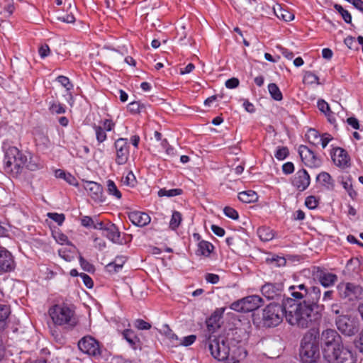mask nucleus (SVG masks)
Segmentation results:
<instances>
[{
  "label": "nucleus",
  "mask_w": 363,
  "mask_h": 363,
  "mask_svg": "<svg viewBox=\"0 0 363 363\" xmlns=\"http://www.w3.org/2000/svg\"><path fill=\"white\" fill-rule=\"evenodd\" d=\"M134 325L138 330H149L151 328V325L143 319H137Z\"/></svg>",
  "instance_id": "6e6d98bb"
},
{
  "label": "nucleus",
  "mask_w": 363,
  "mask_h": 363,
  "mask_svg": "<svg viewBox=\"0 0 363 363\" xmlns=\"http://www.w3.org/2000/svg\"><path fill=\"white\" fill-rule=\"evenodd\" d=\"M84 187L94 201L98 202H103L104 201L103 188L99 184L87 181L85 182Z\"/></svg>",
  "instance_id": "6ab92c4d"
},
{
  "label": "nucleus",
  "mask_w": 363,
  "mask_h": 363,
  "mask_svg": "<svg viewBox=\"0 0 363 363\" xmlns=\"http://www.w3.org/2000/svg\"><path fill=\"white\" fill-rule=\"evenodd\" d=\"M332 140L333 137L329 133H325L320 136V143H321L323 148H325Z\"/></svg>",
  "instance_id": "680f3d73"
},
{
  "label": "nucleus",
  "mask_w": 363,
  "mask_h": 363,
  "mask_svg": "<svg viewBox=\"0 0 363 363\" xmlns=\"http://www.w3.org/2000/svg\"><path fill=\"white\" fill-rule=\"evenodd\" d=\"M311 179L306 169H302L295 174L292 184L298 190L303 191L308 188Z\"/></svg>",
  "instance_id": "a211bd4d"
},
{
  "label": "nucleus",
  "mask_w": 363,
  "mask_h": 363,
  "mask_svg": "<svg viewBox=\"0 0 363 363\" xmlns=\"http://www.w3.org/2000/svg\"><path fill=\"white\" fill-rule=\"evenodd\" d=\"M122 183L128 186H134L136 184V179L133 172H129L126 176L121 179Z\"/></svg>",
  "instance_id": "79ce46f5"
},
{
  "label": "nucleus",
  "mask_w": 363,
  "mask_h": 363,
  "mask_svg": "<svg viewBox=\"0 0 363 363\" xmlns=\"http://www.w3.org/2000/svg\"><path fill=\"white\" fill-rule=\"evenodd\" d=\"M10 313V308L7 305L0 303V322L5 320Z\"/></svg>",
  "instance_id": "5fc2aeb1"
},
{
  "label": "nucleus",
  "mask_w": 363,
  "mask_h": 363,
  "mask_svg": "<svg viewBox=\"0 0 363 363\" xmlns=\"http://www.w3.org/2000/svg\"><path fill=\"white\" fill-rule=\"evenodd\" d=\"M289 311V308H286V303L283 302L281 303H271L262 312V321L263 324L269 328L276 327L283 320L285 315Z\"/></svg>",
  "instance_id": "0eeeda50"
},
{
  "label": "nucleus",
  "mask_w": 363,
  "mask_h": 363,
  "mask_svg": "<svg viewBox=\"0 0 363 363\" xmlns=\"http://www.w3.org/2000/svg\"><path fill=\"white\" fill-rule=\"evenodd\" d=\"M257 235L260 240L264 242L272 240L274 237L273 230L267 227L259 228L257 229Z\"/></svg>",
  "instance_id": "2f4dec72"
},
{
  "label": "nucleus",
  "mask_w": 363,
  "mask_h": 363,
  "mask_svg": "<svg viewBox=\"0 0 363 363\" xmlns=\"http://www.w3.org/2000/svg\"><path fill=\"white\" fill-rule=\"evenodd\" d=\"M270 262L276 267H282L286 264V261L284 257L276 256L270 259Z\"/></svg>",
  "instance_id": "052dcab7"
},
{
  "label": "nucleus",
  "mask_w": 363,
  "mask_h": 363,
  "mask_svg": "<svg viewBox=\"0 0 363 363\" xmlns=\"http://www.w3.org/2000/svg\"><path fill=\"white\" fill-rule=\"evenodd\" d=\"M263 305V299L258 295H252L233 302L231 308L234 311L247 313L258 309Z\"/></svg>",
  "instance_id": "1a4fd4ad"
},
{
  "label": "nucleus",
  "mask_w": 363,
  "mask_h": 363,
  "mask_svg": "<svg viewBox=\"0 0 363 363\" xmlns=\"http://www.w3.org/2000/svg\"><path fill=\"white\" fill-rule=\"evenodd\" d=\"M289 291L294 299L303 300L301 303L289 305V311L286 313V320L289 324L307 328L321 318L324 306L318 304L321 294L319 287H307L301 284L291 286Z\"/></svg>",
  "instance_id": "f257e3e1"
},
{
  "label": "nucleus",
  "mask_w": 363,
  "mask_h": 363,
  "mask_svg": "<svg viewBox=\"0 0 363 363\" xmlns=\"http://www.w3.org/2000/svg\"><path fill=\"white\" fill-rule=\"evenodd\" d=\"M340 298L349 301L360 299L363 296V289L359 285L353 283H340L337 286Z\"/></svg>",
  "instance_id": "9d476101"
},
{
  "label": "nucleus",
  "mask_w": 363,
  "mask_h": 363,
  "mask_svg": "<svg viewBox=\"0 0 363 363\" xmlns=\"http://www.w3.org/2000/svg\"><path fill=\"white\" fill-rule=\"evenodd\" d=\"M55 175L57 178H60L65 179L69 184L75 185L76 184V179L69 173H66L65 171L62 169H57L55 172Z\"/></svg>",
  "instance_id": "72a5a7b5"
},
{
  "label": "nucleus",
  "mask_w": 363,
  "mask_h": 363,
  "mask_svg": "<svg viewBox=\"0 0 363 363\" xmlns=\"http://www.w3.org/2000/svg\"><path fill=\"white\" fill-rule=\"evenodd\" d=\"M203 342L208 346L211 354L214 359L224 361V363L228 359L230 348V345L227 344L225 337L211 334L206 335Z\"/></svg>",
  "instance_id": "20e7f679"
},
{
  "label": "nucleus",
  "mask_w": 363,
  "mask_h": 363,
  "mask_svg": "<svg viewBox=\"0 0 363 363\" xmlns=\"http://www.w3.org/2000/svg\"><path fill=\"white\" fill-rule=\"evenodd\" d=\"M318 108L323 112L328 118V121L330 123H333L335 119L333 115V112L330 111V108L327 102L324 100L320 99L318 101Z\"/></svg>",
  "instance_id": "c85d7f7f"
},
{
  "label": "nucleus",
  "mask_w": 363,
  "mask_h": 363,
  "mask_svg": "<svg viewBox=\"0 0 363 363\" xmlns=\"http://www.w3.org/2000/svg\"><path fill=\"white\" fill-rule=\"evenodd\" d=\"M334 8L341 15L345 23H352V16L348 11L344 9L341 5L337 4L334 5Z\"/></svg>",
  "instance_id": "c9c22d12"
},
{
  "label": "nucleus",
  "mask_w": 363,
  "mask_h": 363,
  "mask_svg": "<svg viewBox=\"0 0 363 363\" xmlns=\"http://www.w3.org/2000/svg\"><path fill=\"white\" fill-rule=\"evenodd\" d=\"M316 179L328 189H333L334 182L331 176L328 173L323 172L317 176Z\"/></svg>",
  "instance_id": "7c9ffc66"
},
{
  "label": "nucleus",
  "mask_w": 363,
  "mask_h": 363,
  "mask_svg": "<svg viewBox=\"0 0 363 363\" xmlns=\"http://www.w3.org/2000/svg\"><path fill=\"white\" fill-rule=\"evenodd\" d=\"M182 221V214L179 211H174L169 222V228L176 230Z\"/></svg>",
  "instance_id": "ea45409f"
},
{
  "label": "nucleus",
  "mask_w": 363,
  "mask_h": 363,
  "mask_svg": "<svg viewBox=\"0 0 363 363\" xmlns=\"http://www.w3.org/2000/svg\"><path fill=\"white\" fill-rule=\"evenodd\" d=\"M196 339V335H191L184 337L183 338L182 341L181 342V344L184 346H189L195 342Z\"/></svg>",
  "instance_id": "338daca9"
},
{
  "label": "nucleus",
  "mask_w": 363,
  "mask_h": 363,
  "mask_svg": "<svg viewBox=\"0 0 363 363\" xmlns=\"http://www.w3.org/2000/svg\"><path fill=\"white\" fill-rule=\"evenodd\" d=\"M107 191L110 195L114 196L118 199H120L122 196V194L118 189L116 184L111 179L107 181Z\"/></svg>",
  "instance_id": "e433bc0d"
},
{
  "label": "nucleus",
  "mask_w": 363,
  "mask_h": 363,
  "mask_svg": "<svg viewBox=\"0 0 363 363\" xmlns=\"http://www.w3.org/2000/svg\"><path fill=\"white\" fill-rule=\"evenodd\" d=\"M48 218L56 222L59 225H62L65 219V216L63 213H48Z\"/></svg>",
  "instance_id": "49530a36"
},
{
  "label": "nucleus",
  "mask_w": 363,
  "mask_h": 363,
  "mask_svg": "<svg viewBox=\"0 0 363 363\" xmlns=\"http://www.w3.org/2000/svg\"><path fill=\"white\" fill-rule=\"evenodd\" d=\"M332 159L334 163L340 167L345 168L349 166L350 158L347 152L341 147L334 149Z\"/></svg>",
  "instance_id": "4be33fe9"
},
{
  "label": "nucleus",
  "mask_w": 363,
  "mask_h": 363,
  "mask_svg": "<svg viewBox=\"0 0 363 363\" xmlns=\"http://www.w3.org/2000/svg\"><path fill=\"white\" fill-rule=\"evenodd\" d=\"M306 136L307 137L310 143L315 145L320 144V138L321 135L315 129H310L306 133Z\"/></svg>",
  "instance_id": "4c0bfd02"
},
{
  "label": "nucleus",
  "mask_w": 363,
  "mask_h": 363,
  "mask_svg": "<svg viewBox=\"0 0 363 363\" xmlns=\"http://www.w3.org/2000/svg\"><path fill=\"white\" fill-rule=\"evenodd\" d=\"M305 205L309 209H315L318 205V200L314 196H309L305 200Z\"/></svg>",
  "instance_id": "de8ad7c7"
},
{
  "label": "nucleus",
  "mask_w": 363,
  "mask_h": 363,
  "mask_svg": "<svg viewBox=\"0 0 363 363\" xmlns=\"http://www.w3.org/2000/svg\"><path fill=\"white\" fill-rule=\"evenodd\" d=\"M282 171L286 174H290L294 171V165L292 162H288L282 165Z\"/></svg>",
  "instance_id": "e2e57ef3"
},
{
  "label": "nucleus",
  "mask_w": 363,
  "mask_h": 363,
  "mask_svg": "<svg viewBox=\"0 0 363 363\" xmlns=\"http://www.w3.org/2000/svg\"><path fill=\"white\" fill-rule=\"evenodd\" d=\"M79 263L82 268L88 272H92L94 271V266L86 261L82 256H79Z\"/></svg>",
  "instance_id": "3c124183"
},
{
  "label": "nucleus",
  "mask_w": 363,
  "mask_h": 363,
  "mask_svg": "<svg viewBox=\"0 0 363 363\" xmlns=\"http://www.w3.org/2000/svg\"><path fill=\"white\" fill-rule=\"evenodd\" d=\"M79 277L82 279V281H83L84 285L87 288L91 289L93 287V286H94L93 280L89 275H87L86 274H84V273H81L79 274Z\"/></svg>",
  "instance_id": "bf43d9fd"
},
{
  "label": "nucleus",
  "mask_w": 363,
  "mask_h": 363,
  "mask_svg": "<svg viewBox=\"0 0 363 363\" xmlns=\"http://www.w3.org/2000/svg\"><path fill=\"white\" fill-rule=\"evenodd\" d=\"M335 323L337 329L347 336H352L359 330L357 322L348 315H339L335 320Z\"/></svg>",
  "instance_id": "f8f14e48"
},
{
  "label": "nucleus",
  "mask_w": 363,
  "mask_h": 363,
  "mask_svg": "<svg viewBox=\"0 0 363 363\" xmlns=\"http://www.w3.org/2000/svg\"><path fill=\"white\" fill-rule=\"evenodd\" d=\"M57 80L67 90H69L72 88V84L70 83V81L68 77L65 76H59L57 78Z\"/></svg>",
  "instance_id": "4d7b16f0"
},
{
  "label": "nucleus",
  "mask_w": 363,
  "mask_h": 363,
  "mask_svg": "<svg viewBox=\"0 0 363 363\" xmlns=\"http://www.w3.org/2000/svg\"><path fill=\"white\" fill-rule=\"evenodd\" d=\"M320 344L325 358L331 357V354L337 351V348L340 349L343 346L341 336L333 329H326L322 332Z\"/></svg>",
  "instance_id": "6e6552de"
},
{
  "label": "nucleus",
  "mask_w": 363,
  "mask_h": 363,
  "mask_svg": "<svg viewBox=\"0 0 363 363\" xmlns=\"http://www.w3.org/2000/svg\"><path fill=\"white\" fill-rule=\"evenodd\" d=\"M329 360H335L336 363H356L357 357L348 348L342 346L340 349L328 357Z\"/></svg>",
  "instance_id": "4468645a"
},
{
  "label": "nucleus",
  "mask_w": 363,
  "mask_h": 363,
  "mask_svg": "<svg viewBox=\"0 0 363 363\" xmlns=\"http://www.w3.org/2000/svg\"><path fill=\"white\" fill-rule=\"evenodd\" d=\"M223 212L227 217L232 218L233 220H237L239 217L237 211L230 206L225 207L223 209Z\"/></svg>",
  "instance_id": "864d4df0"
},
{
  "label": "nucleus",
  "mask_w": 363,
  "mask_h": 363,
  "mask_svg": "<svg viewBox=\"0 0 363 363\" xmlns=\"http://www.w3.org/2000/svg\"><path fill=\"white\" fill-rule=\"evenodd\" d=\"M354 345L356 349L363 353V331H362L354 339Z\"/></svg>",
  "instance_id": "603ef678"
},
{
  "label": "nucleus",
  "mask_w": 363,
  "mask_h": 363,
  "mask_svg": "<svg viewBox=\"0 0 363 363\" xmlns=\"http://www.w3.org/2000/svg\"><path fill=\"white\" fill-rule=\"evenodd\" d=\"M14 269V262L11 253L6 250H0V273L11 271Z\"/></svg>",
  "instance_id": "aec40b11"
},
{
  "label": "nucleus",
  "mask_w": 363,
  "mask_h": 363,
  "mask_svg": "<svg viewBox=\"0 0 363 363\" xmlns=\"http://www.w3.org/2000/svg\"><path fill=\"white\" fill-rule=\"evenodd\" d=\"M233 6L240 13L245 14L255 11L257 1L256 0H233Z\"/></svg>",
  "instance_id": "5701e85b"
},
{
  "label": "nucleus",
  "mask_w": 363,
  "mask_h": 363,
  "mask_svg": "<svg viewBox=\"0 0 363 363\" xmlns=\"http://www.w3.org/2000/svg\"><path fill=\"white\" fill-rule=\"evenodd\" d=\"M238 199L243 203H249L256 201L258 199V196L255 191L247 190L240 192L238 194Z\"/></svg>",
  "instance_id": "cd10ccee"
},
{
  "label": "nucleus",
  "mask_w": 363,
  "mask_h": 363,
  "mask_svg": "<svg viewBox=\"0 0 363 363\" xmlns=\"http://www.w3.org/2000/svg\"><path fill=\"white\" fill-rule=\"evenodd\" d=\"M289 154V149L286 147H279L277 150L274 156L278 160H283Z\"/></svg>",
  "instance_id": "a18cd8bd"
},
{
  "label": "nucleus",
  "mask_w": 363,
  "mask_h": 363,
  "mask_svg": "<svg viewBox=\"0 0 363 363\" xmlns=\"http://www.w3.org/2000/svg\"><path fill=\"white\" fill-rule=\"evenodd\" d=\"M50 315L55 325L74 328L77 320L74 311L66 304H56L49 310Z\"/></svg>",
  "instance_id": "423d86ee"
},
{
  "label": "nucleus",
  "mask_w": 363,
  "mask_h": 363,
  "mask_svg": "<svg viewBox=\"0 0 363 363\" xmlns=\"http://www.w3.org/2000/svg\"><path fill=\"white\" fill-rule=\"evenodd\" d=\"M102 235L114 243H122L121 233L113 223H106V227L104 228V233H102Z\"/></svg>",
  "instance_id": "b1692460"
},
{
  "label": "nucleus",
  "mask_w": 363,
  "mask_h": 363,
  "mask_svg": "<svg viewBox=\"0 0 363 363\" xmlns=\"http://www.w3.org/2000/svg\"><path fill=\"white\" fill-rule=\"evenodd\" d=\"M183 191L181 189H161L158 191V196H167V197H173L175 196L181 195Z\"/></svg>",
  "instance_id": "58836bf2"
},
{
  "label": "nucleus",
  "mask_w": 363,
  "mask_h": 363,
  "mask_svg": "<svg viewBox=\"0 0 363 363\" xmlns=\"http://www.w3.org/2000/svg\"><path fill=\"white\" fill-rule=\"evenodd\" d=\"M320 336L319 330L311 328L303 335L299 351L301 363H318L320 359V353L318 339Z\"/></svg>",
  "instance_id": "f03ea898"
},
{
  "label": "nucleus",
  "mask_w": 363,
  "mask_h": 363,
  "mask_svg": "<svg viewBox=\"0 0 363 363\" xmlns=\"http://www.w3.org/2000/svg\"><path fill=\"white\" fill-rule=\"evenodd\" d=\"M262 294L268 300L281 301L284 302V285L281 282L264 284L261 287Z\"/></svg>",
  "instance_id": "9b49d317"
},
{
  "label": "nucleus",
  "mask_w": 363,
  "mask_h": 363,
  "mask_svg": "<svg viewBox=\"0 0 363 363\" xmlns=\"http://www.w3.org/2000/svg\"><path fill=\"white\" fill-rule=\"evenodd\" d=\"M345 44L346 46L350 49H357V43L356 42V40L352 36H348L344 40Z\"/></svg>",
  "instance_id": "13d9d810"
},
{
  "label": "nucleus",
  "mask_w": 363,
  "mask_h": 363,
  "mask_svg": "<svg viewBox=\"0 0 363 363\" xmlns=\"http://www.w3.org/2000/svg\"><path fill=\"white\" fill-rule=\"evenodd\" d=\"M269 92L272 97L273 99L276 101H281L283 99L282 94L278 87V86L274 83H271L268 85Z\"/></svg>",
  "instance_id": "f704fd0d"
},
{
  "label": "nucleus",
  "mask_w": 363,
  "mask_h": 363,
  "mask_svg": "<svg viewBox=\"0 0 363 363\" xmlns=\"http://www.w3.org/2000/svg\"><path fill=\"white\" fill-rule=\"evenodd\" d=\"M144 106L139 101H133L128 105V109L130 113H139Z\"/></svg>",
  "instance_id": "8fccbe9b"
},
{
  "label": "nucleus",
  "mask_w": 363,
  "mask_h": 363,
  "mask_svg": "<svg viewBox=\"0 0 363 363\" xmlns=\"http://www.w3.org/2000/svg\"><path fill=\"white\" fill-rule=\"evenodd\" d=\"M239 83L238 79L233 77L225 82V86L228 89H234L238 86Z\"/></svg>",
  "instance_id": "69168bd1"
},
{
  "label": "nucleus",
  "mask_w": 363,
  "mask_h": 363,
  "mask_svg": "<svg viewBox=\"0 0 363 363\" xmlns=\"http://www.w3.org/2000/svg\"><path fill=\"white\" fill-rule=\"evenodd\" d=\"M128 218L132 223L138 227H144L150 223L151 218L148 214L141 211H131Z\"/></svg>",
  "instance_id": "412c9836"
},
{
  "label": "nucleus",
  "mask_w": 363,
  "mask_h": 363,
  "mask_svg": "<svg viewBox=\"0 0 363 363\" xmlns=\"http://www.w3.org/2000/svg\"><path fill=\"white\" fill-rule=\"evenodd\" d=\"M49 110L52 113L61 114L65 113V107L60 103H52L50 105Z\"/></svg>",
  "instance_id": "c03bdc74"
},
{
  "label": "nucleus",
  "mask_w": 363,
  "mask_h": 363,
  "mask_svg": "<svg viewBox=\"0 0 363 363\" xmlns=\"http://www.w3.org/2000/svg\"><path fill=\"white\" fill-rule=\"evenodd\" d=\"M126 262V257L125 256H117L113 261L114 264L116 265V267L121 269L125 262Z\"/></svg>",
  "instance_id": "774afa93"
},
{
  "label": "nucleus",
  "mask_w": 363,
  "mask_h": 363,
  "mask_svg": "<svg viewBox=\"0 0 363 363\" xmlns=\"http://www.w3.org/2000/svg\"><path fill=\"white\" fill-rule=\"evenodd\" d=\"M115 148L116 151V162L121 165L126 163L129 156V146L126 138H119L115 142Z\"/></svg>",
  "instance_id": "dca6fc26"
},
{
  "label": "nucleus",
  "mask_w": 363,
  "mask_h": 363,
  "mask_svg": "<svg viewBox=\"0 0 363 363\" xmlns=\"http://www.w3.org/2000/svg\"><path fill=\"white\" fill-rule=\"evenodd\" d=\"M233 336L230 345L229 357L225 363H240L247 355L244 342L247 340L248 333L245 330L236 328Z\"/></svg>",
  "instance_id": "7ed1b4c3"
},
{
  "label": "nucleus",
  "mask_w": 363,
  "mask_h": 363,
  "mask_svg": "<svg viewBox=\"0 0 363 363\" xmlns=\"http://www.w3.org/2000/svg\"><path fill=\"white\" fill-rule=\"evenodd\" d=\"M213 249V246L211 243L205 240H202L198 244L196 255L208 257L212 252Z\"/></svg>",
  "instance_id": "c756f323"
},
{
  "label": "nucleus",
  "mask_w": 363,
  "mask_h": 363,
  "mask_svg": "<svg viewBox=\"0 0 363 363\" xmlns=\"http://www.w3.org/2000/svg\"><path fill=\"white\" fill-rule=\"evenodd\" d=\"M216 316H211L206 320L207 325V331L205 333L203 337L205 338V335H208L209 334L216 335V329L220 328V325L216 323Z\"/></svg>",
  "instance_id": "473e14b6"
},
{
  "label": "nucleus",
  "mask_w": 363,
  "mask_h": 363,
  "mask_svg": "<svg viewBox=\"0 0 363 363\" xmlns=\"http://www.w3.org/2000/svg\"><path fill=\"white\" fill-rule=\"evenodd\" d=\"M28 160V156L16 147H9L5 152L4 170L13 176L18 175Z\"/></svg>",
  "instance_id": "39448f33"
},
{
  "label": "nucleus",
  "mask_w": 363,
  "mask_h": 363,
  "mask_svg": "<svg viewBox=\"0 0 363 363\" xmlns=\"http://www.w3.org/2000/svg\"><path fill=\"white\" fill-rule=\"evenodd\" d=\"M123 338L129 343L133 348L136 349L137 344L140 342L139 338L135 335V332L130 329L124 330L122 333Z\"/></svg>",
  "instance_id": "bb28decb"
},
{
  "label": "nucleus",
  "mask_w": 363,
  "mask_h": 363,
  "mask_svg": "<svg viewBox=\"0 0 363 363\" xmlns=\"http://www.w3.org/2000/svg\"><path fill=\"white\" fill-rule=\"evenodd\" d=\"M342 184L343 188L347 191L349 196L354 199L357 196V194L354 190H353L350 181H344L342 182Z\"/></svg>",
  "instance_id": "09e8293b"
},
{
  "label": "nucleus",
  "mask_w": 363,
  "mask_h": 363,
  "mask_svg": "<svg viewBox=\"0 0 363 363\" xmlns=\"http://www.w3.org/2000/svg\"><path fill=\"white\" fill-rule=\"evenodd\" d=\"M274 12L277 18L284 21H291L294 18V15L288 10L284 9L281 5L277 4L274 7Z\"/></svg>",
  "instance_id": "a878e982"
},
{
  "label": "nucleus",
  "mask_w": 363,
  "mask_h": 363,
  "mask_svg": "<svg viewBox=\"0 0 363 363\" xmlns=\"http://www.w3.org/2000/svg\"><path fill=\"white\" fill-rule=\"evenodd\" d=\"M28 160L24 166L30 171H36L43 167V164L38 157L28 152L27 155Z\"/></svg>",
  "instance_id": "393cba45"
},
{
  "label": "nucleus",
  "mask_w": 363,
  "mask_h": 363,
  "mask_svg": "<svg viewBox=\"0 0 363 363\" xmlns=\"http://www.w3.org/2000/svg\"><path fill=\"white\" fill-rule=\"evenodd\" d=\"M313 279L318 280L324 287L333 286L337 280L336 274L329 273L320 267H314L313 270Z\"/></svg>",
  "instance_id": "2eb2a0df"
},
{
  "label": "nucleus",
  "mask_w": 363,
  "mask_h": 363,
  "mask_svg": "<svg viewBox=\"0 0 363 363\" xmlns=\"http://www.w3.org/2000/svg\"><path fill=\"white\" fill-rule=\"evenodd\" d=\"M303 82L304 84H320L318 76L309 71L305 72Z\"/></svg>",
  "instance_id": "a19ab883"
},
{
  "label": "nucleus",
  "mask_w": 363,
  "mask_h": 363,
  "mask_svg": "<svg viewBox=\"0 0 363 363\" xmlns=\"http://www.w3.org/2000/svg\"><path fill=\"white\" fill-rule=\"evenodd\" d=\"M79 349L84 353L92 357L101 355L99 342L91 336H85L78 342Z\"/></svg>",
  "instance_id": "ddd939ff"
},
{
  "label": "nucleus",
  "mask_w": 363,
  "mask_h": 363,
  "mask_svg": "<svg viewBox=\"0 0 363 363\" xmlns=\"http://www.w3.org/2000/svg\"><path fill=\"white\" fill-rule=\"evenodd\" d=\"M298 154L303 162L310 167H316L320 165L321 161L315 153L306 145H300Z\"/></svg>",
  "instance_id": "f3484780"
},
{
  "label": "nucleus",
  "mask_w": 363,
  "mask_h": 363,
  "mask_svg": "<svg viewBox=\"0 0 363 363\" xmlns=\"http://www.w3.org/2000/svg\"><path fill=\"white\" fill-rule=\"evenodd\" d=\"M94 221L90 216H84L81 218V224L86 228H92Z\"/></svg>",
  "instance_id": "0e129e2a"
},
{
  "label": "nucleus",
  "mask_w": 363,
  "mask_h": 363,
  "mask_svg": "<svg viewBox=\"0 0 363 363\" xmlns=\"http://www.w3.org/2000/svg\"><path fill=\"white\" fill-rule=\"evenodd\" d=\"M94 129L96 133V140L99 143H103L107 138L106 130L101 126L94 125Z\"/></svg>",
  "instance_id": "37998d69"
}]
</instances>
